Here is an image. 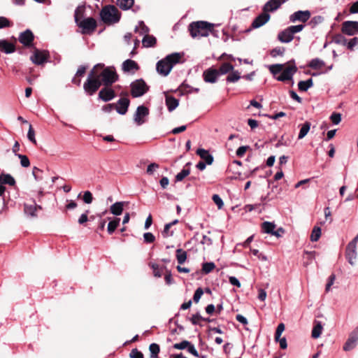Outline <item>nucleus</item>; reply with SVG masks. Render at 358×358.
<instances>
[{"label": "nucleus", "instance_id": "1", "mask_svg": "<svg viewBox=\"0 0 358 358\" xmlns=\"http://www.w3.org/2000/svg\"><path fill=\"white\" fill-rule=\"evenodd\" d=\"M119 78L114 66L105 67L103 64L99 63L88 73L83 84L84 92L87 96H93L101 85L112 86Z\"/></svg>", "mask_w": 358, "mask_h": 358}, {"label": "nucleus", "instance_id": "2", "mask_svg": "<svg viewBox=\"0 0 358 358\" xmlns=\"http://www.w3.org/2000/svg\"><path fill=\"white\" fill-rule=\"evenodd\" d=\"M216 25L206 21L192 22L188 26V31L192 38L207 37L210 34L218 37V31L215 29Z\"/></svg>", "mask_w": 358, "mask_h": 358}, {"label": "nucleus", "instance_id": "3", "mask_svg": "<svg viewBox=\"0 0 358 358\" xmlns=\"http://www.w3.org/2000/svg\"><path fill=\"white\" fill-rule=\"evenodd\" d=\"M101 20L107 24L118 22L121 18V13L114 5H106L100 11Z\"/></svg>", "mask_w": 358, "mask_h": 358}, {"label": "nucleus", "instance_id": "4", "mask_svg": "<svg viewBox=\"0 0 358 358\" xmlns=\"http://www.w3.org/2000/svg\"><path fill=\"white\" fill-rule=\"evenodd\" d=\"M131 95L134 98L142 96L149 90V86L142 78L135 80L130 84Z\"/></svg>", "mask_w": 358, "mask_h": 358}, {"label": "nucleus", "instance_id": "5", "mask_svg": "<svg viewBox=\"0 0 358 358\" xmlns=\"http://www.w3.org/2000/svg\"><path fill=\"white\" fill-rule=\"evenodd\" d=\"M77 26L82 29L83 34H92L97 27V22L93 17H87L76 22Z\"/></svg>", "mask_w": 358, "mask_h": 358}, {"label": "nucleus", "instance_id": "6", "mask_svg": "<svg viewBox=\"0 0 358 358\" xmlns=\"http://www.w3.org/2000/svg\"><path fill=\"white\" fill-rule=\"evenodd\" d=\"M34 38L35 36L32 31L27 29L25 31L20 33L17 40L24 47L33 48L35 47Z\"/></svg>", "mask_w": 358, "mask_h": 358}, {"label": "nucleus", "instance_id": "7", "mask_svg": "<svg viewBox=\"0 0 358 358\" xmlns=\"http://www.w3.org/2000/svg\"><path fill=\"white\" fill-rule=\"evenodd\" d=\"M34 48V52L30 57V60L36 65H42L48 61L50 54L48 50H41L36 47Z\"/></svg>", "mask_w": 358, "mask_h": 358}, {"label": "nucleus", "instance_id": "8", "mask_svg": "<svg viewBox=\"0 0 358 358\" xmlns=\"http://www.w3.org/2000/svg\"><path fill=\"white\" fill-rule=\"evenodd\" d=\"M289 63H292V65H289L285 69L281 71V74L278 77H275V79L278 81L285 82L287 80H292L293 76L297 71V67L295 64L294 60L292 59Z\"/></svg>", "mask_w": 358, "mask_h": 358}, {"label": "nucleus", "instance_id": "9", "mask_svg": "<svg viewBox=\"0 0 358 358\" xmlns=\"http://www.w3.org/2000/svg\"><path fill=\"white\" fill-rule=\"evenodd\" d=\"M149 115L148 107L141 105L137 107L134 116V120L138 125H142L145 122V118Z\"/></svg>", "mask_w": 358, "mask_h": 358}, {"label": "nucleus", "instance_id": "10", "mask_svg": "<svg viewBox=\"0 0 358 358\" xmlns=\"http://www.w3.org/2000/svg\"><path fill=\"white\" fill-rule=\"evenodd\" d=\"M341 31L348 36L358 34L357 21H345L342 24Z\"/></svg>", "mask_w": 358, "mask_h": 358}, {"label": "nucleus", "instance_id": "11", "mask_svg": "<svg viewBox=\"0 0 358 358\" xmlns=\"http://www.w3.org/2000/svg\"><path fill=\"white\" fill-rule=\"evenodd\" d=\"M116 96V93L111 86L104 87L101 89L98 94V99L104 102H108Z\"/></svg>", "mask_w": 358, "mask_h": 358}, {"label": "nucleus", "instance_id": "12", "mask_svg": "<svg viewBox=\"0 0 358 358\" xmlns=\"http://www.w3.org/2000/svg\"><path fill=\"white\" fill-rule=\"evenodd\" d=\"M311 13L309 10H298L290 15L289 21L291 22H295L296 21L301 22L303 23L306 22L310 17Z\"/></svg>", "mask_w": 358, "mask_h": 358}, {"label": "nucleus", "instance_id": "13", "mask_svg": "<svg viewBox=\"0 0 358 358\" xmlns=\"http://www.w3.org/2000/svg\"><path fill=\"white\" fill-rule=\"evenodd\" d=\"M358 343V327L350 334L349 338L343 345L345 351H349L355 348Z\"/></svg>", "mask_w": 358, "mask_h": 358}, {"label": "nucleus", "instance_id": "14", "mask_svg": "<svg viewBox=\"0 0 358 358\" xmlns=\"http://www.w3.org/2000/svg\"><path fill=\"white\" fill-rule=\"evenodd\" d=\"M129 105L130 100L127 97H122L115 103V110L118 114L124 115L127 113Z\"/></svg>", "mask_w": 358, "mask_h": 358}, {"label": "nucleus", "instance_id": "15", "mask_svg": "<svg viewBox=\"0 0 358 358\" xmlns=\"http://www.w3.org/2000/svg\"><path fill=\"white\" fill-rule=\"evenodd\" d=\"M270 18V14L263 11L253 20L251 24V29H248V32H249L252 29H257L264 25L267 22L269 21Z\"/></svg>", "mask_w": 358, "mask_h": 358}, {"label": "nucleus", "instance_id": "16", "mask_svg": "<svg viewBox=\"0 0 358 358\" xmlns=\"http://www.w3.org/2000/svg\"><path fill=\"white\" fill-rule=\"evenodd\" d=\"M203 79L206 83H215L217 82L220 75L217 71V69L213 67L206 69L203 72Z\"/></svg>", "mask_w": 358, "mask_h": 358}, {"label": "nucleus", "instance_id": "17", "mask_svg": "<svg viewBox=\"0 0 358 358\" xmlns=\"http://www.w3.org/2000/svg\"><path fill=\"white\" fill-rule=\"evenodd\" d=\"M140 69L139 65L134 60L128 59L123 62L122 64V70L124 73H130L134 74Z\"/></svg>", "mask_w": 358, "mask_h": 358}, {"label": "nucleus", "instance_id": "18", "mask_svg": "<svg viewBox=\"0 0 358 358\" xmlns=\"http://www.w3.org/2000/svg\"><path fill=\"white\" fill-rule=\"evenodd\" d=\"M157 71L163 76H166L171 71V66L166 61V58L159 60L156 64Z\"/></svg>", "mask_w": 358, "mask_h": 358}, {"label": "nucleus", "instance_id": "19", "mask_svg": "<svg viewBox=\"0 0 358 358\" xmlns=\"http://www.w3.org/2000/svg\"><path fill=\"white\" fill-rule=\"evenodd\" d=\"M282 4L278 0H268L263 6L262 10L266 13H273L278 10Z\"/></svg>", "mask_w": 358, "mask_h": 358}, {"label": "nucleus", "instance_id": "20", "mask_svg": "<svg viewBox=\"0 0 358 358\" xmlns=\"http://www.w3.org/2000/svg\"><path fill=\"white\" fill-rule=\"evenodd\" d=\"M16 50L15 45L6 39H0V51L5 54H11Z\"/></svg>", "mask_w": 358, "mask_h": 358}, {"label": "nucleus", "instance_id": "21", "mask_svg": "<svg viewBox=\"0 0 358 358\" xmlns=\"http://www.w3.org/2000/svg\"><path fill=\"white\" fill-rule=\"evenodd\" d=\"M183 56V52H173L168 55L165 58L168 64L171 66V69H173L176 64L182 62V58Z\"/></svg>", "mask_w": 358, "mask_h": 358}, {"label": "nucleus", "instance_id": "22", "mask_svg": "<svg viewBox=\"0 0 358 358\" xmlns=\"http://www.w3.org/2000/svg\"><path fill=\"white\" fill-rule=\"evenodd\" d=\"M357 247L347 245L345 248V258L348 263L352 266L355 264V261L357 259Z\"/></svg>", "mask_w": 358, "mask_h": 358}, {"label": "nucleus", "instance_id": "23", "mask_svg": "<svg viewBox=\"0 0 358 358\" xmlns=\"http://www.w3.org/2000/svg\"><path fill=\"white\" fill-rule=\"evenodd\" d=\"M165 103L169 112L174 110L179 105V100L165 92Z\"/></svg>", "mask_w": 358, "mask_h": 358}, {"label": "nucleus", "instance_id": "24", "mask_svg": "<svg viewBox=\"0 0 358 358\" xmlns=\"http://www.w3.org/2000/svg\"><path fill=\"white\" fill-rule=\"evenodd\" d=\"M196 153L203 160L204 162L207 163L208 165H210L213 162V156L209 153L208 150L203 148L197 149Z\"/></svg>", "mask_w": 358, "mask_h": 358}, {"label": "nucleus", "instance_id": "25", "mask_svg": "<svg viewBox=\"0 0 358 358\" xmlns=\"http://www.w3.org/2000/svg\"><path fill=\"white\" fill-rule=\"evenodd\" d=\"M294 36L290 34L289 31H288L287 28L280 31L278 34V39L281 43H288L291 42L294 39Z\"/></svg>", "mask_w": 358, "mask_h": 358}, {"label": "nucleus", "instance_id": "26", "mask_svg": "<svg viewBox=\"0 0 358 358\" xmlns=\"http://www.w3.org/2000/svg\"><path fill=\"white\" fill-rule=\"evenodd\" d=\"M243 167H236V164H231L229 166V171L233 173L232 178L234 179L244 180L245 177L243 176Z\"/></svg>", "mask_w": 358, "mask_h": 358}, {"label": "nucleus", "instance_id": "27", "mask_svg": "<svg viewBox=\"0 0 358 358\" xmlns=\"http://www.w3.org/2000/svg\"><path fill=\"white\" fill-rule=\"evenodd\" d=\"M124 201H117L111 205L110 212L116 216L120 215L124 210Z\"/></svg>", "mask_w": 358, "mask_h": 358}, {"label": "nucleus", "instance_id": "28", "mask_svg": "<svg viewBox=\"0 0 358 358\" xmlns=\"http://www.w3.org/2000/svg\"><path fill=\"white\" fill-rule=\"evenodd\" d=\"M109 222L107 227V231L109 234H113L116 229L118 227L120 223V218L114 217L113 220L111 217H108Z\"/></svg>", "mask_w": 358, "mask_h": 358}, {"label": "nucleus", "instance_id": "29", "mask_svg": "<svg viewBox=\"0 0 358 358\" xmlns=\"http://www.w3.org/2000/svg\"><path fill=\"white\" fill-rule=\"evenodd\" d=\"M234 70V65L229 62H223L220 66L217 69L220 76L227 74Z\"/></svg>", "mask_w": 358, "mask_h": 358}, {"label": "nucleus", "instance_id": "30", "mask_svg": "<svg viewBox=\"0 0 358 358\" xmlns=\"http://www.w3.org/2000/svg\"><path fill=\"white\" fill-rule=\"evenodd\" d=\"M308 66L312 69L320 70L325 66V63L323 60L317 57L311 59Z\"/></svg>", "mask_w": 358, "mask_h": 358}, {"label": "nucleus", "instance_id": "31", "mask_svg": "<svg viewBox=\"0 0 358 358\" xmlns=\"http://www.w3.org/2000/svg\"><path fill=\"white\" fill-rule=\"evenodd\" d=\"M143 45L145 48H152L157 43L156 38L152 35L146 34L142 40Z\"/></svg>", "mask_w": 358, "mask_h": 358}, {"label": "nucleus", "instance_id": "32", "mask_svg": "<svg viewBox=\"0 0 358 358\" xmlns=\"http://www.w3.org/2000/svg\"><path fill=\"white\" fill-rule=\"evenodd\" d=\"M189 165L190 162L187 163L184 168L182 169V170L176 176V182L182 181L185 177H187L190 173V169L187 168V166Z\"/></svg>", "mask_w": 358, "mask_h": 358}, {"label": "nucleus", "instance_id": "33", "mask_svg": "<svg viewBox=\"0 0 358 358\" xmlns=\"http://www.w3.org/2000/svg\"><path fill=\"white\" fill-rule=\"evenodd\" d=\"M0 183L2 185L7 184L13 186L15 185V180L11 175L2 173L0 175Z\"/></svg>", "mask_w": 358, "mask_h": 358}, {"label": "nucleus", "instance_id": "34", "mask_svg": "<svg viewBox=\"0 0 358 358\" xmlns=\"http://www.w3.org/2000/svg\"><path fill=\"white\" fill-rule=\"evenodd\" d=\"M117 5L123 10H129L134 3V0H117Z\"/></svg>", "mask_w": 358, "mask_h": 358}, {"label": "nucleus", "instance_id": "35", "mask_svg": "<svg viewBox=\"0 0 358 358\" xmlns=\"http://www.w3.org/2000/svg\"><path fill=\"white\" fill-rule=\"evenodd\" d=\"M313 85V80L309 78L305 81L301 80L298 83V88L301 92H306L310 87Z\"/></svg>", "mask_w": 358, "mask_h": 358}, {"label": "nucleus", "instance_id": "36", "mask_svg": "<svg viewBox=\"0 0 358 358\" xmlns=\"http://www.w3.org/2000/svg\"><path fill=\"white\" fill-rule=\"evenodd\" d=\"M310 122L308 121L300 125L301 129L299 133L298 139H302L307 135L310 129Z\"/></svg>", "mask_w": 358, "mask_h": 358}, {"label": "nucleus", "instance_id": "37", "mask_svg": "<svg viewBox=\"0 0 358 358\" xmlns=\"http://www.w3.org/2000/svg\"><path fill=\"white\" fill-rule=\"evenodd\" d=\"M149 266L152 269L154 276L157 278L162 277L163 269H166V266L160 268L157 264L152 262L149 263Z\"/></svg>", "mask_w": 358, "mask_h": 358}, {"label": "nucleus", "instance_id": "38", "mask_svg": "<svg viewBox=\"0 0 358 358\" xmlns=\"http://www.w3.org/2000/svg\"><path fill=\"white\" fill-rule=\"evenodd\" d=\"M176 256L178 263L179 264H182L185 262L187 258V252L183 250L182 249L178 248L176 251Z\"/></svg>", "mask_w": 358, "mask_h": 358}, {"label": "nucleus", "instance_id": "39", "mask_svg": "<svg viewBox=\"0 0 358 358\" xmlns=\"http://www.w3.org/2000/svg\"><path fill=\"white\" fill-rule=\"evenodd\" d=\"M275 228V224L273 222L265 221L262 223V230L264 233L272 234Z\"/></svg>", "mask_w": 358, "mask_h": 358}, {"label": "nucleus", "instance_id": "40", "mask_svg": "<svg viewBox=\"0 0 358 358\" xmlns=\"http://www.w3.org/2000/svg\"><path fill=\"white\" fill-rule=\"evenodd\" d=\"M149 350L150 352V358H159L160 347L158 344L155 343H151L149 346Z\"/></svg>", "mask_w": 358, "mask_h": 358}, {"label": "nucleus", "instance_id": "41", "mask_svg": "<svg viewBox=\"0 0 358 358\" xmlns=\"http://www.w3.org/2000/svg\"><path fill=\"white\" fill-rule=\"evenodd\" d=\"M85 12V5H80L78 6L74 12V20L75 22H78L79 20H80V17H83L84 16Z\"/></svg>", "mask_w": 358, "mask_h": 358}, {"label": "nucleus", "instance_id": "42", "mask_svg": "<svg viewBox=\"0 0 358 358\" xmlns=\"http://www.w3.org/2000/svg\"><path fill=\"white\" fill-rule=\"evenodd\" d=\"M285 67V64H271L268 66V69L270 72L275 76L277 74L280 73Z\"/></svg>", "mask_w": 358, "mask_h": 358}, {"label": "nucleus", "instance_id": "43", "mask_svg": "<svg viewBox=\"0 0 358 358\" xmlns=\"http://www.w3.org/2000/svg\"><path fill=\"white\" fill-rule=\"evenodd\" d=\"M191 86L186 83V80L183 81L181 85L178 87L176 91L180 92V95L190 94Z\"/></svg>", "mask_w": 358, "mask_h": 358}, {"label": "nucleus", "instance_id": "44", "mask_svg": "<svg viewBox=\"0 0 358 358\" xmlns=\"http://www.w3.org/2000/svg\"><path fill=\"white\" fill-rule=\"evenodd\" d=\"M322 326L320 322H317L312 330V337L317 338L320 336L322 331Z\"/></svg>", "mask_w": 358, "mask_h": 358}, {"label": "nucleus", "instance_id": "45", "mask_svg": "<svg viewBox=\"0 0 358 358\" xmlns=\"http://www.w3.org/2000/svg\"><path fill=\"white\" fill-rule=\"evenodd\" d=\"M24 210L25 214L27 215L35 217L36 215V212L37 210L36 205L24 204Z\"/></svg>", "mask_w": 358, "mask_h": 358}, {"label": "nucleus", "instance_id": "46", "mask_svg": "<svg viewBox=\"0 0 358 358\" xmlns=\"http://www.w3.org/2000/svg\"><path fill=\"white\" fill-rule=\"evenodd\" d=\"M333 42L338 44L346 46L347 44V38L341 34H336L333 37Z\"/></svg>", "mask_w": 358, "mask_h": 358}, {"label": "nucleus", "instance_id": "47", "mask_svg": "<svg viewBox=\"0 0 358 358\" xmlns=\"http://www.w3.org/2000/svg\"><path fill=\"white\" fill-rule=\"evenodd\" d=\"M321 236V228L320 227L315 226L313 229L310 241L313 242L317 241Z\"/></svg>", "mask_w": 358, "mask_h": 358}, {"label": "nucleus", "instance_id": "48", "mask_svg": "<svg viewBox=\"0 0 358 358\" xmlns=\"http://www.w3.org/2000/svg\"><path fill=\"white\" fill-rule=\"evenodd\" d=\"M240 78V73L237 71H232V72L227 76L226 80L227 83H235L238 81Z\"/></svg>", "mask_w": 358, "mask_h": 358}, {"label": "nucleus", "instance_id": "49", "mask_svg": "<svg viewBox=\"0 0 358 358\" xmlns=\"http://www.w3.org/2000/svg\"><path fill=\"white\" fill-rule=\"evenodd\" d=\"M305 27L304 24H297V25H292L287 28L288 31H289L290 34L294 36V34L301 31Z\"/></svg>", "mask_w": 358, "mask_h": 358}, {"label": "nucleus", "instance_id": "50", "mask_svg": "<svg viewBox=\"0 0 358 358\" xmlns=\"http://www.w3.org/2000/svg\"><path fill=\"white\" fill-rule=\"evenodd\" d=\"M323 17L321 15L314 16L308 22V24L311 27V28H315L317 25L322 23L323 22Z\"/></svg>", "mask_w": 358, "mask_h": 358}, {"label": "nucleus", "instance_id": "51", "mask_svg": "<svg viewBox=\"0 0 358 358\" xmlns=\"http://www.w3.org/2000/svg\"><path fill=\"white\" fill-rule=\"evenodd\" d=\"M250 252L254 256H255L258 259L262 260V261L267 260L266 256L264 255V254H262V252H260L258 249H255V248L250 247Z\"/></svg>", "mask_w": 358, "mask_h": 358}, {"label": "nucleus", "instance_id": "52", "mask_svg": "<svg viewBox=\"0 0 358 358\" xmlns=\"http://www.w3.org/2000/svg\"><path fill=\"white\" fill-rule=\"evenodd\" d=\"M215 267V265L213 262H206L202 265V271L208 274L210 273Z\"/></svg>", "mask_w": 358, "mask_h": 358}, {"label": "nucleus", "instance_id": "53", "mask_svg": "<svg viewBox=\"0 0 358 358\" xmlns=\"http://www.w3.org/2000/svg\"><path fill=\"white\" fill-rule=\"evenodd\" d=\"M285 48H283V47H276V48H273L271 51V55L273 57H275L277 56H282L284 52H285Z\"/></svg>", "mask_w": 358, "mask_h": 358}, {"label": "nucleus", "instance_id": "54", "mask_svg": "<svg viewBox=\"0 0 358 358\" xmlns=\"http://www.w3.org/2000/svg\"><path fill=\"white\" fill-rule=\"evenodd\" d=\"M17 156L20 159V164L22 167L27 168L29 166L30 162L29 158L26 155L18 154L17 155Z\"/></svg>", "mask_w": 358, "mask_h": 358}, {"label": "nucleus", "instance_id": "55", "mask_svg": "<svg viewBox=\"0 0 358 358\" xmlns=\"http://www.w3.org/2000/svg\"><path fill=\"white\" fill-rule=\"evenodd\" d=\"M13 23L6 17L0 16V29L10 27Z\"/></svg>", "mask_w": 358, "mask_h": 358}, {"label": "nucleus", "instance_id": "56", "mask_svg": "<svg viewBox=\"0 0 358 358\" xmlns=\"http://www.w3.org/2000/svg\"><path fill=\"white\" fill-rule=\"evenodd\" d=\"M285 330V324L283 323H280L275 332V341H278L279 340V338L280 337L282 333Z\"/></svg>", "mask_w": 358, "mask_h": 358}, {"label": "nucleus", "instance_id": "57", "mask_svg": "<svg viewBox=\"0 0 358 358\" xmlns=\"http://www.w3.org/2000/svg\"><path fill=\"white\" fill-rule=\"evenodd\" d=\"M171 227V226L169 223L165 224L164 230L162 232V234L164 238H167V237L173 236V231H170Z\"/></svg>", "mask_w": 358, "mask_h": 358}, {"label": "nucleus", "instance_id": "58", "mask_svg": "<svg viewBox=\"0 0 358 358\" xmlns=\"http://www.w3.org/2000/svg\"><path fill=\"white\" fill-rule=\"evenodd\" d=\"M213 201L217 205L218 209L222 208L224 202L222 198L218 194H213L212 197Z\"/></svg>", "mask_w": 358, "mask_h": 358}, {"label": "nucleus", "instance_id": "59", "mask_svg": "<svg viewBox=\"0 0 358 358\" xmlns=\"http://www.w3.org/2000/svg\"><path fill=\"white\" fill-rule=\"evenodd\" d=\"M130 358H144L142 352L139 351L137 348H134L129 353Z\"/></svg>", "mask_w": 358, "mask_h": 358}, {"label": "nucleus", "instance_id": "60", "mask_svg": "<svg viewBox=\"0 0 358 358\" xmlns=\"http://www.w3.org/2000/svg\"><path fill=\"white\" fill-rule=\"evenodd\" d=\"M188 345H189V341L184 340L180 343H175L173 347L177 350H184L187 349Z\"/></svg>", "mask_w": 358, "mask_h": 358}, {"label": "nucleus", "instance_id": "61", "mask_svg": "<svg viewBox=\"0 0 358 358\" xmlns=\"http://www.w3.org/2000/svg\"><path fill=\"white\" fill-rule=\"evenodd\" d=\"M27 138L31 143H33L34 144H36V140L35 138V131L31 124L29 125V131L27 133Z\"/></svg>", "mask_w": 358, "mask_h": 358}, {"label": "nucleus", "instance_id": "62", "mask_svg": "<svg viewBox=\"0 0 358 358\" xmlns=\"http://www.w3.org/2000/svg\"><path fill=\"white\" fill-rule=\"evenodd\" d=\"M358 45V38L354 37L351 39H350L349 41H347L346 46L348 49L350 50H353L354 48Z\"/></svg>", "mask_w": 358, "mask_h": 358}, {"label": "nucleus", "instance_id": "63", "mask_svg": "<svg viewBox=\"0 0 358 358\" xmlns=\"http://www.w3.org/2000/svg\"><path fill=\"white\" fill-rule=\"evenodd\" d=\"M203 294V290L201 287H199L196 289L194 296L193 300L195 303H198Z\"/></svg>", "mask_w": 358, "mask_h": 358}, {"label": "nucleus", "instance_id": "64", "mask_svg": "<svg viewBox=\"0 0 358 358\" xmlns=\"http://www.w3.org/2000/svg\"><path fill=\"white\" fill-rule=\"evenodd\" d=\"M83 200L85 203L90 204L93 201L92 194L90 191L84 192Z\"/></svg>", "mask_w": 358, "mask_h": 358}]
</instances>
